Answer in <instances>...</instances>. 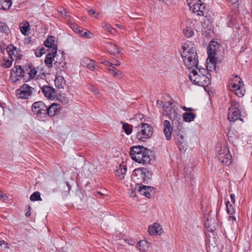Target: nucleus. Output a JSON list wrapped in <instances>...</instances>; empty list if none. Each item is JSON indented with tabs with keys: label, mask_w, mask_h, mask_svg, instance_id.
<instances>
[{
	"label": "nucleus",
	"mask_w": 252,
	"mask_h": 252,
	"mask_svg": "<svg viewBox=\"0 0 252 252\" xmlns=\"http://www.w3.org/2000/svg\"><path fill=\"white\" fill-rule=\"evenodd\" d=\"M138 246L140 252H146L148 250L150 243L146 240H141L138 242Z\"/></svg>",
	"instance_id": "cd10ccee"
},
{
	"label": "nucleus",
	"mask_w": 252,
	"mask_h": 252,
	"mask_svg": "<svg viewBox=\"0 0 252 252\" xmlns=\"http://www.w3.org/2000/svg\"><path fill=\"white\" fill-rule=\"evenodd\" d=\"M218 160L225 165H229L232 162V157L228 147H221L217 153Z\"/></svg>",
	"instance_id": "6e6552de"
},
{
	"label": "nucleus",
	"mask_w": 252,
	"mask_h": 252,
	"mask_svg": "<svg viewBox=\"0 0 252 252\" xmlns=\"http://www.w3.org/2000/svg\"><path fill=\"white\" fill-rule=\"evenodd\" d=\"M121 123L123 124V128L125 133L127 135L130 134L132 132V129L130 128L129 125L123 122H122Z\"/></svg>",
	"instance_id": "58836bf2"
},
{
	"label": "nucleus",
	"mask_w": 252,
	"mask_h": 252,
	"mask_svg": "<svg viewBox=\"0 0 252 252\" xmlns=\"http://www.w3.org/2000/svg\"><path fill=\"white\" fill-rule=\"evenodd\" d=\"M204 225L206 228H208V230L210 231H213L215 229V226H212V224H210L209 220L207 219L205 221Z\"/></svg>",
	"instance_id": "49530a36"
},
{
	"label": "nucleus",
	"mask_w": 252,
	"mask_h": 252,
	"mask_svg": "<svg viewBox=\"0 0 252 252\" xmlns=\"http://www.w3.org/2000/svg\"><path fill=\"white\" fill-rule=\"evenodd\" d=\"M54 65L58 68H59L61 70H64L66 68V63L65 62L62 63L56 61L54 63Z\"/></svg>",
	"instance_id": "a19ab883"
},
{
	"label": "nucleus",
	"mask_w": 252,
	"mask_h": 252,
	"mask_svg": "<svg viewBox=\"0 0 252 252\" xmlns=\"http://www.w3.org/2000/svg\"><path fill=\"white\" fill-rule=\"evenodd\" d=\"M182 57L185 65L189 69L198 65V56L194 45L188 41L183 46Z\"/></svg>",
	"instance_id": "f257e3e1"
},
{
	"label": "nucleus",
	"mask_w": 252,
	"mask_h": 252,
	"mask_svg": "<svg viewBox=\"0 0 252 252\" xmlns=\"http://www.w3.org/2000/svg\"><path fill=\"white\" fill-rule=\"evenodd\" d=\"M219 47L218 43L215 40H212L210 43L207 53L210 61L213 63H215V56L216 57L217 48Z\"/></svg>",
	"instance_id": "dca6fc26"
},
{
	"label": "nucleus",
	"mask_w": 252,
	"mask_h": 252,
	"mask_svg": "<svg viewBox=\"0 0 252 252\" xmlns=\"http://www.w3.org/2000/svg\"><path fill=\"white\" fill-rule=\"evenodd\" d=\"M163 131L165 137L167 140H169L171 138L172 133L173 130V127H176L175 126H171L170 122L168 120H164L163 122Z\"/></svg>",
	"instance_id": "2eb2a0df"
},
{
	"label": "nucleus",
	"mask_w": 252,
	"mask_h": 252,
	"mask_svg": "<svg viewBox=\"0 0 252 252\" xmlns=\"http://www.w3.org/2000/svg\"><path fill=\"white\" fill-rule=\"evenodd\" d=\"M24 76V71L21 65H16L11 71L10 79L13 82H16Z\"/></svg>",
	"instance_id": "f8f14e48"
},
{
	"label": "nucleus",
	"mask_w": 252,
	"mask_h": 252,
	"mask_svg": "<svg viewBox=\"0 0 252 252\" xmlns=\"http://www.w3.org/2000/svg\"><path fill=\"white\" fill-rule=\"evenodd\" d=\"M65 81L64 79V78L62 76H58L56 77V79L55 80V84L56 87L61 89L63 88L64 86L65 85Z\"/></svg>",
	"instance_id": "c756f323"
},
{
	"label": "nucleus",
	"mask_w": 252,
	"mask_h": 252,
	"mask_svg": "<svg viewBox=\"0 0 252 252\" xmlns=\"http://www.w3.org/2000/svg\"><path fill=\"white\" fill-rule=\"evenodd\" d=\"M48 52L44 62L48 67H51L53 65V61L57 55V49L55 47L52 49V51L49 50Z\"/></svg>",
	"instance_id": "a211bd4d"
},
{
	"label": "nucleus",
	"mask_w": 252,
	"mask_h": 252,
	"mask_svg": "<svg viewBox=\"0 0 252 252\" xmlns=\"http://www.w3.org/2000/svg\"><path fill=\"white\" fill-rule=\"evenodd\" d=\"M64 11V13H63V12H62V14L65 17H66L67 16V12H66V11L65 10H63Z\"/></svg>",
	"instance_id": "69168bd1"
},
{
	"label": "nucleus",
	"mask_w": 252,
	"mask_h": 252,
	"mask_svg": "<svg viewBox=\"0 0 252 252\" xmlns=\"http://www.w3.org/2000/svg\"><path fill=\"white\" fill-rule=\"evenodd\" d=\"M42 91L44 96L50 99L54 98L56 96L55 90L51 87L44 86L42 87Z\"/></svg>",
	"instance_id": "aec40b11"
},
{
	"label": "nucleus",
	"mask_w": 252,
	"mask_h": 252,
	"mask_svg": "<svg viewBox=\"0 0 252 252\" xmlns=\"http://www.w3.org/2000/svg\"><path fill=\"white\" fill-rule=\"evenodd\" d=\"M157 105L158 107H161L162 106H163V104L162 101L158 100L157 101Z\"/></svg>",
	"instance_id": "13d9d810"
},
{
	"label": "nucleus",
	"mask_w": 252,
	"mask_h": 252,
	"mask_svg": "<svg viewBox=\"0 0 252 252\" xmlns=\"http://www.w3.org/2000/svg\"><path fill=\"white\" fill-rule=\"evenodd\" d=\"M29 68L30 69V71L29 72V77L32 79L36 75L37 71L36 70V69L33 67H32V65L29 66Z\"/></svg>",
	"instance_id": "ea45409f"
},
{
	"label": "nucleus",
	"mask_w": 252,
	"mask_h": 252,
	"mask_svg": "<svg viewBox=\"0 0 252 252\" xmlns=\"http://www.w3.org/2000/svg\"><path fill=\"white\" fill-rule=\"evenodd\" d=\"M60 105L56 103H53L49 107H47L46 115L52 117L57 114L60 112Z\"/></svg>",
	"instance_id": "412c9836"
},
{
	"label": "nucleus",
	"mask_w": 252,
	"mask_h": 252,
	"mask_svg": "<svg viewBox=\"0 0 252 252\" xmlns=\"http://www.w3.org/2000/svg\"><path fill=\"white\" fill-rule=\"evenodd\" d=\"M181 129L182 126L180 129H178L177 127L176 129H174L173 136L176 143L179 146H182L184 147V145H186V142L184 139L183 135L181 133Z\"/></svg>",
	"instance_id": "6ab92c4d"
},
{
	"label": "nucleus",
	"mask_w": 252,
	"mask_h": 252,
	"mask_svg": "<svg viewBox=\"0 0 252 252\" xmlns=\"http://www.w3.org/2000/svg\"><path fill=\"white\" fill-rule=\"evenodd\" d=\"M229 90L234 92L239 97L244 95L245 91L244 88V83L240 77L235 75L229 82Z\"/></svg>",
	"instance_id": "423d86ee"
},
{
	"label": "nucleus",
	"mask_w": 252,
	"mask_h": 252,
	"mask_svg": "<svg viewBox=\"0 0 252 252\" xmlns=\"http://www.w3.org/2000/svg\"><path fill=\"white\" fill-rule=\"evenodd\" d=\"M47 106L42 101H37L33 103L32 111L39 118H44L46 116Z\"/></svg>",
	"instance_id": "9d476101"
},
{
	"label": "nucleus",
	"mask_w": 252,
	"mask_h": 252,
	"mask_svg": "<svg viewBox=\"0 0 252 252\" xmlns=\"http://www.w3.org/2000/svg\"><path fill=\"white\" fill-rule=\"evenodd\" d=\"M6 52L12 60L21 59V54L19 50L13 45H9L6 48Z\"/></svg>",
	"instance_id": "ddd939ff"
},
{
	"label": "nucleus",
	"mask_w": 252,
	"mask_h": 252,
	"mask_svg": "<svg viewBox=\"0 0 252 252\" xmlns=\"http://www.w3.org/2000/svg\"><path fill=\"white\" fill-rule=\"evenodd\" d=\"M30 24L27 21H23L19 24L20 32H28L30 30Z\"/></svg>",
	"instance_id": "72a5a7b5"
},
{
	"label": "nucleus",
	"mask_w": 252,
	"mask_h": 252,
	"mask_svg": "<svg viewBox=\"0 0 252 252\" xmlns=\"http://www.w3.org/2000/svg\"><path fill=\"white\" fill-rule=\"evenodd\" d=\"M87 87L88 89L94 94L96 95L98 97L99 96V92L95 87L91 84H89L87 86Z\"/></svg>",
	"instance_id": "4c0bfd02"
},
{
	"label": "nucleus",
	"mask_w": 252,
	"mask_h": 252,
	"mask_svg": "<svg viewBox=\"0 0 252 252\" xmlns=\"http://www.w3.org/2000/svg\"><path fill=\"white\" fill-rule=\"evenodd\" d=\"M191 69H192V70L189 77L192 83L204 87L208 86L210 84L211 74L208 70L203 68H198V65Z\"/></svg>",
	"instance_id": "f03ea898"
},
{
	"label": "nucleus",
	"mask_w": 252,
	"mask_h": 252,
	"mask_svg": "<svg viewBox=\"0 0 252 252\" xmlns=\"http://www.w3.org/2000/svg\"><path fill=\"white\" fill-rule=\"evenodd\" d=\"M34 89L27 84L23 85L17 90V96L22 99H28L33 93Z\"/></svg>",
	"instance_id": "9b49d317"
},
{
	"label": "nucleus",
	"mask_w": 252,
	"mask_h": 252,
	"mask_svg": "<svg viewBox=\"0 0 252 252\" xmlns=\"http://www.w3.org/2000/svg\"><path fill=\"white\" fill-rule=\"evenodd\" d=\"M101 63L102 64H103L107 66H112V63H111L109 62V61L105 60H103V61H102L101 62Z\"/></svg>",
	"instance_id": "603ef678"
},
{
	"label": "nucleus",
	"mask_w": 252,
	"mask_h": 252,
	"mask_svg": "<svg viewBox=\"0 0 252 252\" xmlns=\"http://www.w3.org/2000/svg\"><path fill=\"white\" fill-rule=\"evenodd\" d=\"M106 48L107 51L111 54L115 55L121 53V50L118 48L117 46L111 42L106 44Z\"/></svg>",
	"instance_id": "5701e85b"
},
{
	"label": "nucleus",
	"mask_w": 252,
	"mask_h": 252,
	"mask_svg": "<svg viewBox=\"0 0 252 252\" xmlns=\"http://www.w3.org/2000/svg\"><path fill=\"white\" fill-rule=\"evenodd\" d=\"M7 244L5 243L4 241L0 240V246L2 248L5 249L7 248Z\"/></svg>",
	"instance_id": "864d4df0"
},
{
	"label": "nucleus",
	"mask_w": 252,
	"mask_h": 252,
	"mask_svg": "<svg viewBox=\"0 0 252 252\" xmlns=\"http://www.w3.org/2000/svg\"><path fill=\"white\" fill-rule=\"evenodd\" d=\"M195 117V115L194 113L192 112H186L183 114V119L184 120L188 122H190L191 121H193Z\"/></svg>",
	"instance_id": "2f4dec72"
},
{
	"label": "nucleus",
	"mask_w": 252,
	"mask_h": 252,
	"mask_svg": "<svg viewBox=\"0 0 252 252\" xmlns=\"http://www.w3.org/2000/svg\"><path fill=\"white\" fill-rule=\"evenodd\" d=\"M133 179L137 186L147 184L151 181L152 174L146 168L135 169L133 172Z\"/></svg>",
	"instance_id": "39448f33"
},
{
	"label": "nucleus",
	"mask_w": 252,
	"mask_h": 252,
	"mask_svg": "<svg viewBox=\"0 0 252 252\" xmlns=\"http://www.w3.org/2000/svg\"><path fill=\"white\" fill-rule=\"evenodd\" d=\"M205 19L202 22V26L204 28V32H213L214 30V27L213 25L211 20L207 17H205Z\"/></svg>",
	"instance_id": "b1692460"
},
{
	"label": "nucleus",
	"mask_w": 252,
	"mask_h": 252,
	"mask_svg": "<svg viewBox=\"0 0 252 252\" xmlns=\"http://www.w3.org/2000/svg\"><path fill=\"white\" fill-rule=\"evenodd\" d=\"M46 50L43 47H41L40 48L36 49L34 50V53L37 57H41L45 53Z\"/></svg>",
	"instance_id": "c9c22d12"
},
{
	"label": "nucleus",
	"mask_w": 252,
	"mask_h": 252,
	"mask_svg": "<svg viewBox=\"0 0 252 252\" xmlns=\"http://www.w3.org/2000/svg\"><path fill=\"white\" fill-rule=\"evenodd\" d=\"M121 64V62L119 61L118 60H116V62L114 63H112V65H117L119 66Z\"/></svg>",
	"instance_id": "052dcab7"
},
{
	"label": "nucleus",
	"mask_w": 252,
	"mask_h": 252,
	"mask_svg": "<svg viewBox=\"0 0 252 252\" xmlns=\"http://www.w3.org/2000/svg\"><path fill=\"white\" fill-rule=\"evenodd\" d=\"M183 110H185V111H192V109L191 108H187L186 107L184 106L183 107Z\"/></svg>",
	"instance_id": "e2e57ef3"
},
{
	"label": "nucleus",
	"mask_w": 252,
	"mask_h": 252,
	"mask_svg": "<svg viewBox=\"0 0 252 252\" xmlns=\"http://www.w3.org/2000/svg\"><path fill=\"white\" fill-rule=\"evenodd\" d=\"M137 132L136 137L138 139L144 141L145 139L150 138L153 135V127L147 123H141L136 127Z\"/></svg>",
	"instance_id": "0eeeda50"
},
{
	"label": "nucleus",
	"mask_w": 252,
	"mask_h": 252,
	"mask_svg": "<svg viewBox=\"0 0 252 252\" xmlns=\"http://www.w3.org/2000/svg\"><path fill=\"white\" fill-rule=\"evenodd\" d=\"M9 30V28L7 25L2 22H0V31L6 32Z\"/></svg>",
	"instance_id": "de8ad7c7"
},
{
	"label": "nucleus",
	"mask_w": 252,
	"mask_h": 252,
	"mask_svg": "<svg viewBox=\"0 0 252 252\" xmlns=\"http://www.w3.org/2000/svg\"><path fill=\"white\" fill-rule=\"evenodd\" d=\"M150 153L151 152L147 148L140 146L131 147L129 152L130 157L133 160L145 164L150 163L151 159Z\"/></svg>",
	"instance_id": "7ed1b4c3"
},
{
	"label": "nucleus",
	"mask_w": 252,
	"mask_h": 252,
	"mask_svg": "<svg viewBox=\"0 0 252 252\" xmlns=\"http://www.w3.org/2000/svg\"><path fill=\"white\" fill-rule=\"evenodd\" d=\"M214 61L215 63H213L212 62H211L210 58H209V56L208 57V59L207 60V68L211 71H212L213 70H216V63L218 62V58L217 57L215 56Z\"/></svg>",
	"instance_id": "7c9ffc66"
},
{
	"label": "nucleus",
	"mask_w": 252,
	"mask_h": 252,
	"mask_svg": "<svg viewBox=\"0 0 252 252\" xmlns=\"http://www.w3.org/2000/svg\"><path fill=\"white\" fill-rule=\"evenodd\" d=\"M88 13L90 15L94 16L96 14V11L94 9H90L88 11Z\"/></svg>",
	"instance_id": "6e6d98bb"
},
{
	"label": "nucleus",
	"mask_w": 252,
	"mask_h": 252,
	"mask_svg": "<svg viewBox=\"0 0 252 252\" xmlns=\"http://www.w3.org/2000/svg\"><path fill=\"white\" fill-rule=\"evenodd\" d=\"M190 10L193 13H196L198 16H203L204 17H208V12L206 11L204 3L201 0L199 3L197 2L195 6H193Z\"/></svg>",
	"instance_id": "4468645a"
},
{
	"label": "nucleus",
	"mask_w": 252,
	"mask_h": 252,
	"mask_svg": "<svg viewBox=\"0 0 252 252\" xmlns=\"http://www.w3.org/2000/svg\"><path fill=\"white\" fill-rule=\"evenodd\" d=\"M228 1H229L230 2L232 3V4H236L239 0H227Z\"/></svg>",
	"instance_id": "680f3d73"
},
{
	"label": "nucleus",
	"mask_w": 252,
	"mask_h": 252,
	"mask_svg": "<svg viewBox=\"0 0 252 252\" xmlns=\"http://www.w3.org/2000/svg\"><path fill=\"white\" fill-rule=\"evenodd\" d=\"M108 71L110 72V73L112 74L115 78H117L118 76L122 77L123 75L122 72L113 66H112L111 68H109Z\"/></svg>",
	"instance_id": "473e14b6"
},
{
	"label": "nucleus",
	"mask_w": 252,
	"mask_h": 252,
	"mask_svg": "<svg viewBox=\"0 0 252 252\" xmlns=\"http://www.w3.org/2000/svg\"><path fill=\"white\" fill-rule=\"evenodd\" d=\"M97 195H101V196H102L103 194L101 192H99V191H97V192H96L95 193V196L96 197H97L98 196Z\"/></svg>",
	"instance_id": "0e129e2a"
},
{
	"label": "nucleus",
	"mask_w": 252,
	"mask_h": 252,
	"mask_svg": "<svg viewBox=\"0 0 252 252\" xmlns=\"http://www.w3.org/2000/svg\"><path fill=\"white\" fill-rule=\"evenodd\" d=\"M13 60H12V59L10 58L9 59H7L4 63L3 64V65L5 66L6 68L9 67L12 63Z\"/></svg>",
	"instance_id": "09e8293b"
},
{
	"label": "nucleus",
	"mask_w": 252,
	"mask_h": 252,
	"mask_svg": "<svg viewBox=\"0 0 252 252\" xmlns=\"http://www.w3.org/2000/svg\"><path fill=\"white\" fill-rule=\"evenodd\" d=\"M148 231L150 235H160L162 233L160 225L158 223H154L152 226H149Z\"/></svg>",
	"instance_id": "4be33fe9"
},
{
	"label": "nucleus",
	"mask_w": 252,
	"mask_h": 252,
	"mask_svg": "<svg viewBox=\"0 0 252 252\" xmlns=\"http://www.w3.org/2000/svg\"><path fill=\"white\" fill-rule=\"evenodd\" d=\"M200 0H187V4L189 8V9H191L193 6H195V4L197 2L199 3Z\"/></svg>",
	"instance_id": "a18cd8bd"
},
{
	"label": "nucleus",
	"mask_w": 252,
	"mask_h": 252,
	"mask_svg": "<svg viewBox=\"0 0 252 252\" xmlns=\"http://www.w3.org/2000/svg\"><path fill=\"white\" fill-rule=\"evenodd\" d=\"M11 5V0H0V10H7Z\"/></svg>",
	"instance_id": "c85d7f7f"
},
{
	"label": "nucleus",
	"mask_w": 252,
	"mask_h": 252,
	"mask_svg": "<svg viewBox=\"0 0 252 252\" xmlns=\"http://www.w3.org/2000/svg\"><path fill=\"white\" fill-rule=\"evenodd\" d=\"M138 191L141 194L150 198L152 195L154 193L153 191L154 188L149 186L142 185L137 187Z\"/></svg>",
	"instance_id": "f3484780"
},
{
	"label": "nucleus",
	"mask_w": 252,
	"mask_h": 252,
	"mask_svg": "<svg viewBox=\"0 0 252 252\" xmlns=\"http://www.w3.org/2000/svg\"><path fill=\"white\" fill-rule=\"evenodd\" d=\"M26 215L27 216H30L31 215V213H30V212H28L26 213Z\"/></svg>",
	"instance_id": "774afa93"
},
{
	"label": "nucleus",
	"mask_w": 252,
	"mask_h": 252,
	"mask_svg": "<svg viewBox=\"0 0 252 252\" xmlns=\"http://www.w3.org/2000/svg\"><path fill=\"white\" fill-rule=\"evenodd\" d=\"M30 200L31 201H37V200H41V198L40 197V194L38 191L34 192L33 194H32L30 196Z\"/></svg>",
	"instance_id": "e433bc0d"
},
{
	"label": "nucleus",
	"mask_w": 252,
	"mask_h": 252,
	"mask_svg": "<svg viewBox=\"0 0 252 252\" xmlns=\"http://www.w3.org/2000/svg\"><path fill=\"white\" fill-rule=\"evenodd\" d=\"M102 28L104 31H107V32H111L112 30H117L115 28H113L109 24L104 22L101 24Z\"/></svg>",
	"instance_id": "f704fd0d"
},
{
	"label": "nucleus",
	"mask_w": 252,
	"mask_h": 252,
	"mask_svg": "<svg viewBox=\"0 0 252 252\" xmlns=\"http://www.w3.org/2000/svg\"><path fill=\"white\" fill-rule=\"evenodd\" d=\"M79 35L85 38H91L94 36L93 32H78Z\"/></svg>",
	"instance_id": "c03bdc74"
},
{
	"label": "nucleus",
	"mask_w": 252,
	"mask_h": 252,
	"mask_svg": "<svg viewBox=\"0 0 252 252\" xmlns=\"http://www.w3.org/2000/svg\"><path fill=\"white\" fill-rule=\"evenodd\" d=\"M55 37L53 36H48L46 40L44 42V45L46 47H48V51H52V49L54 48H56L58 49L57 45L55 44Z\"/></svg>",
	"instance_id": "a878e982"
},
{
	"label": "nucleus",
	"mask_w": 252,
	"mask_h": 252,
	"mask_svg": "<svg viewBox=\"0 0 252 252\" xmlns=\"http://www.w3.org/2000/svg\"><path fill=\"white\" fill-rule=\"evenodd\" d=\"M227 212L228 214L232 215L234 213V209L232 206V205L230 204L229 201H227L226 203Z\"/></svg>",
	"instance_id": "79ce46f5"
},
{
	"label": "nucleus",
	"mask_w": 252,
	"mask_h": 252,
	"mask_svg": "<svg viewBox=\"0 0 252 252\" xmlns=\"http://www.w3.org/2000/svg\"><path fill=\"white\" fill-rule=\"evenodd\" d=\"M185 36L187 38H190L193 35L194 32H184Z\"/></svg>",
	"instance_id": "5fc2aeb1"
},
{
	"label": "nucleus",
	"mask_w": 252,
	"mask_h": 252,
	"mask_svg": "<svg viewBox=\"0 0 252 252\" xmlns=\"http://www.w3.org/2000/svg\"><path fill=\"white\" fill-rule=\"evenodd\" d=\"M59 100L63 104H66L68 102V100L67 98L64 96H60L59 98Z\"/></svg>",
	"instance_id": "8fccbe9b"
},
{
	"label": "nucleus",
	"mask_w": 252,
	"mask_h": 252,
	"mask_svg": "<svg viewBox=\"0 0 252 252\" xmlns=\"http://www.w3.org/2000/svg\"><path fill=\"white\" fill-rule=\"evenodd\" d=\"M0 199H2L4 202H6L8 197L5 194H3L1 191L0 190Z\"/></svg>",
	"instance_id": "3c124183"
},
{
	"label": "nucleus",
	"mask_w": 252,
	"mask_h": 252,
	"mask_svg": "<svg viewBox=\"0 0 252 252\" xmlns=\"http://www.w3.org/2000/svg\"><path fill=\"white\" fill-rule=\"evenodd\" d=\"M127 168L126 165L120 164L119 168L115 171V174L119 177L120 180H123L126 174Z\"/></svg>",
	"instance_id": "bb28decb"
},
{
	"label": "nucleus",
	"mask_w": 252,
	"mask_h": 252,
	"mask_svg": "<svg viewBox=\"0 0 252 252\" xmlns=\"http://www.w3.org/2000/svg\"><path fill=\"white\" fill-rule=\"evenodd\" d=\"M70 28L73 32H83V30L82 28H80L78 25L74 23H70Z\"/></svg>",
	"instance_id": "37998d69"
},
{
	"label": "nucleus",
	"mask_w": 252,
	"mask_h": 252,
	"mask_svg": "<svg viewBox=\"0 0 252 252\" xmlns=\"http://www.w3.org/2000/svg\"><path fill=\"white\" fill-rule=\"evenodd\" d=\"M231 201L232 203H235V195L234 194H230Z\"/></svg>",
	"instance_id": "bf43d9fd"
},
{
	"label": "nucleus",
	"mask_w": 252,
	"mask_h": 252,
	"mask_svg": "<svg viewBox=\"0 0 252 252\" xmlns=\"http://www.w3.org/2000/svg\"><path fill=\"white\" fill-rule=\"evenodd\" d=\"M81 64L87 67L90 70H93L95 67V62L88 58H84L81 60Z\"/></svg>",
	"instance_id": "393cba45"
},
{
	"label": "nucleus",
	"mask_w": 252,
	"mask_h": 252,
	"mask_svg": "<svg viewBox=\"0 0 252 252\" xmlns=\"http://www.w3.org/2000/svg\"><path fill=\"white\" fill-rule=\"evenodd\" d=\"M172 102L170 101H165L163 105L164 113L172 121V124L178 127V129L181 127V115L177 113L174 108L172 107Z\"/></svg>",
	"instance_id": "20e7f679"
},
{
	"label": "nucleus",
	"mask_w": 252,
	"mask_h": 252,
	"mask_svg": "<svg viewBox=\"0 0 252 252\" xmlns=\"http://www.w3.org/2000/svg\"><path fill=\"white\" fill-rule=\"evenodd\" d=\"M116 26L119 29V30H125V28H124V26L122 25H120V24H116Z\"/></svg>",
	"instance_id": "4d7b16f0"
},
{
	"label": "nucleus",
	"mask_w": 252,
	"mask_h": 252,
	"mask_svg": "<svg viewBox=\"0 0 252 252\" xmlns=\"http://www.w3.org/2000/svg\"><path fill=\"white\" fill-rule=\"evenodd\" d=\"M241 110L238 103L232 101L230 107L228 109L227 118L230 122H235L240 119Z\"/></svg>",
	"instance_id": "1a4fd4ad"
},
{
	"label": "nucleus",
	"mask_w": 252,
	"mask_h": 252,
	"mask_svg": "<svg viewBox=\"0 0 252 252\" xmlns=\"http://www.w3.org/2000/svg\"><path fill=\"white\" fill-rule=\"evenodd\" d=\"M98 16H99V13H96V14L94 15V17L95 18H97L98 17Z\"/></svg>",
	"instance_id": "338daca9"
}]
</instances>
